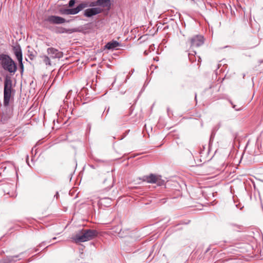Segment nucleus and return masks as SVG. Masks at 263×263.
Listing matches in <instances>:
<instances>
[{"instance_id": "4", "label": "nucleus", "mask_w": 263, "mask_h": 263, "mask_svg": "<svg viewBox=\"0 0 263 263\" xmlns=\"http://www.w3.org/2000/svg\"><path fill=\"white\" fill-rule=\"evenodd\" d=\"M44 21L52 24H62L66 22H69V21H66L65 18L56 15L48 16L45 19Z\"/></svg>"}, {"instance_id": "30", "label": "nucleus", "mask_w": 263, "mask_h": 263, "mask_svg": "<svg viewBox=\"0 0 263 263\" xmlns=\"http://www.w3.org/2000/svg\"><path fill=\"white\" fill-rule=\"evenodd\" d=\"M196 94H195V100H196Z\"/></svg>"}, {"instance_id": "16", "label": "nucleus", "mask_w": 263, "mask_h": 263, "mask_svg": "<svg viewBox=\"0 0 263 263\" xmlns=\"http://www.w3.org/2000/svg\"><path fill=\"white\" fill-rule=\"evenodd\" d=\"M105 200H107L108 202H107V204H110V202H111V199L110 198H101L100 199V201L101 202V203L102 204L103 203L104 201H105Z\"/></svg>"}, {"instance_id": "15", "label": "nucleus", "mask_w": 263, "mask_h": 263, "mask_svg": "<svg viewBox=\"0 0 263 263\" xmlns=\"http://www.w3.org/2000/svg\"><path fill=\"white\" fill-rule=\"evenodd\" d=\"M41 58L42 59L43 62L45 64L46 66H51V62L48 56L46 55H42L41 56Z\"/></svg>"}, {"instance_id": "19", "label": "nucleus", "mask_w": 263, "mask_h": 263, "mask_svg": "<svg viewBox=\"0 0 263 263\" xmlns=\"http://www.w3.org/2000/svg\"><path fill=\"white\" fill-rule=\"evenodd\" d=\"M76 3V0H70L68 2V7L72 8Z\"/></svg>"}, {"instance_id": "3", "label": "nucleus", "mask_w": 263, "mask_h": 263, "mask_svg": "<svg viewBox=\"0 0 263 263\" xmlns=\"http://www.w3.org/2000/svg\"><path fill=\"white\" fill-rule=\"evenodd\" d=\"M142 180L149 183H156L158 186H163L165 184L164 180L161 179L160 176L154 174L143 176Z\"/></svg>"}, {"instance_id": "12", "label": "nucleus", "mask_w": 263, "mask_h": 263, "mask_svg": "<svg viewBox=\"0 0 263 263\" xmlns=\"http://www.w3.org/2000/svg\"><path fill=\"white\" fill-rule=\"evenodd\" d=\"M120 46V44L117 41H112L108 42L105 46V48L108 50H114Z\"/></svg>"}, {"instance_id": "21", "label": "nucleus", "mask_w": 263, "mask_h": 263, "mask_svg": "<svg viewBox=\"0 0 263 263\" xmlns=\"http://www.w3.org/2000/svg\"><path fill=\"white\" fill-rule=\"evenodd\" d=\"M66 32H67L66 29L64 28H60L59 30L58 31H57L58 33H60Z\"/></svg>"}, {"instance_id": "31", "label": "nucleus", "mask_w": 263, "mask_h": 263, "mask_svg": "<svg viewBox=\"0 0 263 263\" xmlns=\"http://www.w3.org/2000/svg\"><path fill=\"white\" fill-rule=\"evenodd\" d=\"M134 71V70L133 69V70H132V72H133Z\"/></svg>"}, {"instance_id": "10", "label": "nucleus", "mask_w": 263, "mask_h": 263, "mask_svg": "<svg viewBox=\"0 0 263 263\" xmlns=\"http://www.w3.org/2000/svg\"><path fill=\"white\" fill-rule=\"evenodd\" d=\"M12 50L17 61L23 60L22 50L21 46L17 44L13 46Z\"/></svg>"}, {"instance_id": "2", "label": "nucleus", "mask_w": 263, "mask_h": 263, "mask_svg": "<svg viewBox=\"0 0 263 263\" xmlns=\"http://www.w3.org/2000/svg\"><path fill=\"white\" fill-rule=\"evenodd\" d=\"M0 65L1 67L11 75H13L17 70L16 63L7 54L0 53Z\"/></svg>"}, {"instance_id": "18", "label": "nucleus", "mask_w": 263, "mask_h": 263, "mask_svg": "<svg viewBox=\"0 0 263 263\" xmlns=\"http://www.w3.org/2000/svg\"><path fill=\"white\" fill-rule=\"evenodd\" d=\"M10 118V116L9 117H6V116H5L4 115H3L2 118H1V122H2L3 123H5L6 122H7L8 120Z\"/></svg>"}, {"instance_id": "5", "label": "nucleus", "mask_w": 263, "mask_h": 263, "mask_svg": "<svg viewBox=\"0 0 263 263\" xmlns=\"http://www.w3.org/2000/svg\"><path fill=\"white\" fill-rule=\"evenodd\" d=\"M191 47H198L204 43L203 36L201 35H196L191 38L190 40Z\"/></svg>"}, {"instance_id": "24", "label": "nucleus", "mask_w": 263, "mask_h": 263, "mask_svg": "<svg viewBox=\"0 0 263 263\" xmlns=\"http://www.w3.org/2000/svg\"><path fill=\"white\" fill-rule=\"evenodd\" d=\"M59 196V193L58 192H57L56 194L54 195V197H56L57 198H58Z\"/></svg>"}, {"instance_id": "27", "label": "nucleus", "mask_w": 263, "mask_h": 263, "mask_svg": "<svg viewBox=\"0 0 263 263\" xmlns=\"http://www.w3.org/2000/svg\"><path fill=\"white\" fill-rule=\"evenodd\" d=\"M165 201H165V199H162V202L163 203H165Z\"/></svg>"}, {"instance_id": "14", "label": "nucleus", "mask_w": 263, "mask_h": 263, "mask_svg": "<svg viewBox=\"0 0 263 263\" xmlns=\"http://www.w3.org/2000/svg\"><path fill=\"white\" fill-rule=\"evenodd\" d=\"M11 91H4V105L7 107L9 105Z\"/></svg>"}, {"instance_id": "29", "label": "nucleus", "mask_w": 263, "mask_h": 263, "mask_svg": "<svg viewBox=\"0 0 263 263\" xmlns=\"http://www.w3.org/2000/svg\"><path fill=\"white\" fill-rule=\"evenodd\" d=\"M144 53L145 54V55H147V52H146V51H145Z\"/></svg>"}, {"instance_id": "26", "label": "nucleus", "mask_w": 263, "mask_h": 263, "mask_svg": "<svg viewBox=\"0 0 263 263\" xmlns=\"http://www.w3.org/2000/svg\"><path fill=\"white\" fill-rule=\"evenodd\" d=\"M90 166L92 168H95V166L93 165H90Z\"/></svg>"}, {"instance_id": "17", "label": "nucleus", "mask_w": 263, "mask_h": 263, "mask_svg": "<svg viewBox=\"0 0 263 263\" xmlns=\"http://www.w3.org/2000/svg\"><path fill=\"white\" fill-rule=\"evenodd\" d=\"M18 62L19 67L21 69V73L22 74V73H23V71H24V65L23 63V60L18 61Z\"/></svg>"}, {"instance_id": "11", "label": "nucleus", "mask_w": 263, "mask_h": 263, "mask_svg": "<svg viewBox=\"0 0 263 263\" xmlns=\"http://www.w3.org/2000/svg\"><path fill=\"white\" fill-rule=\"evenodd\" d=\"M12 81L11 79V77L8 76H6V77L5 78V80H4V91H12Z\"/></svg>"}, {"instance_id": "1", "label": "nucleus", "mask_w": 263, "mask_h": 263, "mask_svg": "<svg viewBox=\"0 0 263 263\" xmlns=\"http://www.w3.org/2000/svg\"><path fill=\"white\" fill-rule=\"evenodd\" d=\"M98 234L96 230L83 229L77 232L72 238L76 243L84 242L93 239Z\"/></svg>"}, {"instance_id": "7", "label": "nucleus", "mask_w": 263, "mask_h": 263, "mask_svg": "<svg viewBox=\"0 0 263 263\" xmlns=\"http://www.w3.org/2000/svg\"><path fill=\"white\" fill-rule=\"evenodd\" d=\"M47 52L52 59H61L63 57V53L53 47L48 48Z\"/></svg>"}, {"instance_id": "13", "label": "nucleus", "mask_w": 263, "mask_h": 263, "mask_svg": "<svg viewBox=\"0 0 263 263\" xmlns=\"http://www.w3.org/2000/svg\"><path fill=\"white\" fill-rule=\"evenodd\" d=\"M60 14L63 15H74L77 14L75 8H61L59 10Z\"/></svg>"}, {"instance_id": "8", "label": "nucleus", "mask_w": 263, "mask_h": 263, "mask_svg": "<svg viewBox=\"0 0 263 263\" xmlns=\"http://www.w3.org/2000/svg\"><path fill=\"white\" fill-rule=\"evenodd\" d=\"M94 7L99 6L100 8L109 10L111 6V0H97L93 1Z\"/></svg>"}, {"instance_id": "6", "label": "nucleus", "mask_w": 263, "mask_h": 263, "mask_svg": "<svg viewBox=\"0 0 263 263\" xmlns=\"http://www.w3.org/2000/svg\"><path fill=\"white\" fill-rule=\"evenodd\" d=\"M103 9L100 7H91L85 10L84 15L87 17H91L94 15L101 13Z\"/></svg>"}, {"instance_id": "23", "label": "nucleus", "mask_w": 263, "mask_h": 263, "mask_svg": "<svg viewBox=\"0 0 263 263\" xmlns=\"http://www.w3.org/2000/svg\"><path fill=\"white\" fill-rule=\"evenodd\" d=\"M46 245V242L45 241H43L42 243H41L40 245H39V246L40 247H42L44 245Z\"/></svg>"}, {"instance_id": "25", "label": "nucleus", "mask_w": 263, "mask_h": 263, "mask_svg": "<svg viewBox=\"0 0 263 263\" xmlns=\"http://www.w3.org/2000/svg\"><path fill=\"white\" fill-rule=\"evenodd\" d=\"M112 186H113V184H112L111 185H110V186H109V187H108V188H107V189H108V190H109V189H110V188H111V187H112Z\"/></svg>"}, {"instance_id": "22", "label": "nucleus", "mask_w": 263, "mask_h": 263, "mask_svg": "<svg viewBox=\"0 0 263 263\" xmlns=\"http://www.w3.org/2000/svg\"><path fill=\"white\" fill-rule=\"evenodd\" d=\"M119 237H123L124 236L121 234V229H120V231L118 232Z\"/></svg>"}, {"instance_id": "20", "label": "nucleus", "mask_w": 263, "mask_h": 263, "mask_svg": "<svg viewBox=\"0 0 263 263\" xmlns=\"http://www.w3.org/2000/svg\"><path fill=\"white\" fill-rule=\"evenodd\" d=\"M230 103L232 104V107L236 111H239L241 109L240 108H237L236 105L233 104L232 102L231 101H230Z\"/></svg>"}, {"instance_id": "9", "label": "nucleus", "mask_w": 263, "mask_h": 263, "mask_svg": "<svg viewBox=\"0 0 263 263\" xmlns=\"http://www.w3.org/2000/svg\"><path fill=\"white\" fill-rule=\"evenodd\" d=\"M94 7L93 2H89L88 1H83L77 6V7L74 8L76 12L78 14L79 12L82 10L83 9L87 7Z\"/></svg>"}, {"instance_id": "28", "label": "nucleus", "mask_w": 263, "mask_h": 263, "mask_svg": "<svg viewBox=\"0 0 263 263\" xmlns=\"http://www.w3.org/2000/svg\"><path fill=\"white\" fill-rule=\"evenodd\" d=\"M95 161H98V162H101V161H102L101 160H99V159H95Z\"/></svg>"}]
</instances>
